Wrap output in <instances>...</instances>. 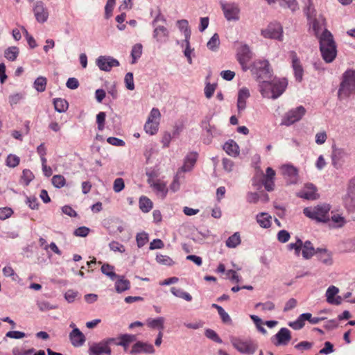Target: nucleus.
<instances>
[{
    "instance_id": "bb28decb",
    "label": "nucleus",
    "mask_w": 355,
    "mask_h": 355,
    "mask_svg": "<svg viewBox=\"0 0 355 355\" xmlns=\"http://www.w3.org/2000/svg\"><path fill=\"white\" fill-rule=\"evenodd\" d=\"M223 149L225 151L231 156H236L239 155V146L233 140L227 141L224 146Z\"/></svg>"
},
{
    "instance_id": "bf43d9fd",
    "label": "nucleus",
    "mask_w": 355,
    "mask_h": 355,
    "mask_svg": "<svg viewBox=\"0 0 355 355\" xmlns=\"http://www.w3.org/2000/svg\"><path fill=\"white\" fill-rule=\"evenodd\" d=\"M125 187L124 180L121 178H118L114 181L113 184V190L116 193H119Z\"/></svg>"
},
{
    "instance_id": "052dcab7",
    "label": "nucleus",
    "mask_w": 355,
    "mask_h": 355,
    "mask_svg": "<svg viewBox=\"0 0 355 355\" xmlns=\"http://www.w3.org/2000/svg\"><path fill=\"white\" fill-rule=\"evenodd\" d=\"M261 306L263 311H272L275 309V304L272 302L268 301L262 303L259 302L255 304V308Z\"/></svg>"
},
{
    "instance_id": "6ab92c4d",
    "label": "nucleus",
    "mask_w": 355,
    "mask_h": 355,
    "mask_svg": "<svg viewBox=\"0 0 355 355\" xmlns=\"http://www.w3.org/2000/svg\"><path fill=\"white\" fill-rule=\"evenodd\" d=\"M142 352L146 354H154L155 349L151 344L138 341L135 345H133L130 351V353L133 355H136Z\"/></svg>"
},
{
    "instance_id": "603ef678",
    "label": "nucleus",
    "mask_w": 355,
    "mask_h": 355,
    "mask_svg": "<svg viewBox=\"0 0 355 355\" xmlns=\"http://www.w3.org/2000/svg\"><path fill=\"white\" fill-rule=\"evenodd\" d=\"M34 175L29 169H24L22 172L21 181L25 185H28L33 179Z\"/></svg>"
},
{
    "instance_id": "58836bf2",
    "label": "nucleus",
    "mask_w": 355,
    "mask_h": 355,
    "mask_svg": "<svg viewBox=\"0 0 355 355\" xmlns=\"http://www.w3.org/2000/svg\"><path fill=\"white\" fill-rule=\"evenodd\" d=\"M269 4L274 3L276 0H266ZM280 4L284 7H287L291 10L295 11L298 8L296 0H279Z\"/></svg>"
},
{
    "instance_id": "c756f323",
    "label": "nucleus",
    "mask_w": 355,
    "mask_h": 355,
    "mask_svg": "<svg viewBox=\"0 0 355 355\" xmlns=\"http://www.w3.org/2000/svg\"><path fill=\"white\" fill-rule=\"evenodd\" d=\"M53 105L55 110L60 113L65 112L69 107L68 102L65 99L61 98H55L53 101Z\"/></svg>"
},
{
    "instance_id": "c9c22d12",
    "label": "nucleus",
    "mask_w": 355,
    "mask_h": 355,
    "mask_svg": "<svg viewBox=\"0 0 355 355\" xmlns=\"http://www.w3.org/2000/svg\"><path fill=\"white\" fill-rule=\"evenodd\" d=\"M219 45V35H218V33H214V35L211 37V39L208 41L207 46L209 50L212 51H216L218 49Z\"/></svg>"
},
{
    "instance_id": "7ed1b4c3",
    "label": "nucleus",
    "mask_w": 355,
    "mask_h": 355,
    "mask_svg": "<svg viewBox=\"0 0 355 355\" xmlns=\"http://www.w3.org/2000/svg\"><path fill=\"white\" fill-rule=\"evenodd\" d=\"M331 206L329 204L318 205L315 207H308L303 209L304 214L318 222L327 223L329 220V211Z\"/></svg>"
},
{
    "instance_id": "5701e85b",
    "label": "nucleus",
    "mask_w": 355,
    "mask_h": 355,
    "mask_svg": "<svg viewBox=\"0 0 355 355\" xmlns=\"http://www.w3.org/2000/svg\"><path fill=\"white\" fill-rule=\"evenodd\" d=\"M250 96L249 89L243 87L239 91L237 98V108L239 112L244 110L246 107V100Z\"/></svg>"
},
{
    "instance_id": "13d9d810",
    "label": "nucleus",
    "mask_w": 355,
    "mask_h": 355,
    "mask_svg": "<svg viewBox=\"0 0 355 355\" xmlns=\"http://www.w3.org/2000/svg\"><path fill=\"white\" fill-rule=\"evenodd\" d=\"M305 319L302 318V314L298 317V318L289 324V325L294 329L298 330L301 329L304 326Z\"/></svg>"
},
{
    "instance_id": "393cba45",
    "label": "nucleus",
    "mask_w": 355,
    "mask_h": 355,
    "mask_svg": "<svg viewBox=\"0 0 355 355\" xmlns=\"http://www.w3.org/2000/svg\"><path fill=\"white\" fill-rule=\"evenodd\" d=\"M118 279L115 282V288L117 293H120L125 291L130 288V282L129 280L124 279L122 276H118Z\"/></svg>"
},
{
    "instance_id": "ea45409f",
    "label": "nucleus",
    "mask_w": 355,
    "mask_h": 355,
    "mask_svg": "<svg viewBox=\"0 0 355 355\" xmlns=\"http://www.w3.org/2000/svg\"><path fill=\"white\" fill-rule=\"evenodd\" d=\"M46 83L47 80L46 78L40 76L35 80L34 87L37 92H42L46 89Z\"/></svg>"
},
{
    "instance_id": "864d4df0",
    "label": "nucleus",
    "mask_w": 355,
    "mask_h": 355,
    "mask_svg": "<svg viewBox=\"0 0 355 355\" xmlns=\"http://www.w3.org/2000/svg\"><path fill=\"white\" fill-rule=\"evenodd\" d=\"M125 86L128 89L133 90L135 89L133 74L131 72H128L125 76Z\"/></svg>"
},
{
    "instance_id": "20e7f679",
    "label": "nucleus",
    "mask_w": 355,
    "mask_h": 355,
    "mask_svg": "<svg viewBox=\"0 0 355 355\" xmlns=\"http://www.w3.org/2000/svg\"><path fill=\"white\" fill-rule=\"evenodd\" d=\"M306 110L302 105L293 108L285 113L282 120V125L290 126L300 121L305 115Z\"/></svg>"
},
{
    "instance_id": "f03ea898",
    "label": "nucleus",
    "mask_w": 355,
    "mask_h": 355,
    "mask_svg": "<svg viewBox=\"0 0 355 355\" xmlns=\"http://www.w3.org/2000/svg\"><path fill=\"white\" fill-rule=\"evenodd\" d=\"M355 94V69H348L342 76L338 97L345 98Z\"/></svg>"
},
{
    "instance_id": "680f3d73",
    "label": "nucleus",
    "mask_w": 355,
    "mask_h": 355,
    "mask_svg": "<svg viewBox=\"0 0 355 355\" xmlns=\"http://www.w3.org/2000/svg\"><path fill=\"white\" fill-rule=\"evenodd\" d=\"M89 228L82 226L76 229L73 234L76 236L85 237L89 234Z\"/></svg>"
},
{
    "instance_id": "e433bc0d",
    "label": "nucleus",
    "mask_w": 355,
    "mask_h": 355,
    "mask_svg": "<svg viewBox=\"0 0 355 355\" xmlns=\"http://www.w3.org/2000/svg\"><path fill=\"white\" fill-rule=\"evenodd\" d=\"M114 266L108 263H104L101 266V272L112 280L118 277V275L114 272Z\"/></svg>"
},
{
    "instance_id": "a19ab883",
    "label": "nucleus",
    "mask_w": 355,
    "mask_h": 355,
    "mask_svg": "<svg viewBox=\"0 0 355 355\" xmlns=\"http://www.w3.org/2000/svg\"><path fill=\"white\" fill-rule=\"evenodd\" d=\"M241 243L240 235L238 232L234 233L226 241V245L229 248H236Z\"/></svg>"
},
{
    "instance_id": "4be33fe9",
    "label": "nucleus",
    "mask_w": 355,
    "mask_h": 355,
    "mask_svg": "<svg viewBox=\"0 0 355 355\" xmlns=\"http://www.w3.org/2000/svg\"><path fill=\"white\" fill-rule=\"evenodd\" d=\"M275 337L276 338L277 342L274 343L276 346L278 345H285L291 340V331L287 328H282L280 330L275 334Z\"/></svg>"
},
{
    "instance_id": "de8ad7c7",
    "label": "nucleus",
    "mask_w": 355,
    "mask_h": 355,
    "mask_svg": "<svg viewBox=\"0 0 355 355\" xmlns=\"http://www.w3.org/2000/svg\"><path fill=\"white\" fill-rule=\"evenodd\" d=\"M20 162L19 157L15 155L10 154L6 160V165L8 167L14 168L19 165Z\"/></svg>"
},
{
    "instance_id": "338daca9",
    "label": "nucleus",
    "mask_w": 355,
    "mask_h": 355,
    "mask_svg": "<svg viewBox=\"0 0 355 355\" xmlns=\"http://www.w3.org/2000/svg\"><path fill=\"white\" fill-rule=\"evenodd\" d=\"M290 239V234L286 230H281L277 234V239L281 243H286Z\"/></svg>"
},
{
    "instance_id": "473e14b6",
    "label": "nucleus",
    "mask_w": 355,
    "mask_h": 355,
    "mask_svg": "<svg viewBox=\"0 0 355 355\" xmlns=\"http://www.w3.org/2000/svg\"><path fill=\"white\" fill-rule=\"evenodd\" d=\"M302 256L305 259L311 258L315 253L314 248L310 241H306L302 243Z\"/></svg>"
},
{
    "instance_id": "09e8293b",
    "label": "nucleus",
    "mask_w": 355,
    "mask_h": 355,
    "mask_svg": "<svg viewBox=\"0 0 355 355\" xmlns=\"http://www.w3.org/2000/svg\"><path fill=\"white\" fill-rule=\"evenodd\" d=\"M339 289L334 286H329L326 292L327 301L328 303L332 302L331 300L335 297V296L338 293Z\"/></svg>"
},
{
    "instance_id": "9b49d317",
    "label": "nucleus",
    "mask_w": 355,
    "mask_h": 355,
    "mask_svg": "<svg viewBox=\"0 0 355 355\" xmlns=\"http://www.w3.org/2000/svg\"><path fill=\"white\" fill-rule=\"evenodd\" d=\"M33 11L37 22L43 24L48 20L49 15V10L42 1H36L34 3Z\"/></svg>"
},
{
    "instance_id": "9d476101",
    "label": "nucleus",
    "mask_w": 355,
    "mask_h": 355,
    "mask_svg": "<svg viewBox=\"0 0 355 355\" xmlns=\"http://www.w3.org/2000/svg\"><path fill=\"white\" fill-rule=\"evenodd\" d=\"M261 182L267 191H272L275 189V179L276 173L271 167H268L266 173L261 171Z\"/></svg>"
},
{
    "instance_id": "774afa93",
    "label": "nucleus",
    "mask_w": 355,
    "mask_h": 355,
    "mask_svg": "<svg viewBox=\"0 0 355 355\" xmlns=\"http://www.w3.org/2000/svg\"><path fill=\"white\" fill-rule=\"evenodd\" d=\"M216 89V85L207 83L205 88V94L207 98H210Z\"/></svg>"
},
{
    "instance_id": "f8f14e48",
    "label": "nucleus",
    "mask_w": 355,
    "mask_h": 355,
    "mask_svg": "<svg viewBox=\"0 0 355 355\" xmlns=\"http://www.w3.org/2000/svg\"><path fill=\"white\" fill-rule=\"evenodd\" d=\"M289 57L292 62V68L294 71V76L296 81L300 83L303 79L304 69L301 64V62L297 55V53L294 51L289 52Z\"/></svg>"
},
{
    "instance_id": "e2e57ef3",
    "label": "nucleus",
    "mask_w": 355,
    "mask_h": 355,
    "mask_svg": "<svg viewBox=\"0 0 355 355\" xmlns=\"http://www.w3.org/2000/svg\"><path fill=\"white\" fill-rule=\"evenodd\" d=\"M302 247V241L300 239H297L295 243H292L288 245L290 250H295V252L297 256L300 255Z\"/></svg>"
},
{
    "instance_id": "49530a36",
    "label": "nucleus",
    "mask_w": 355,
    "mask_h": 355,
    "mask_svg": "<svg viewBox=\"0 0 355 355\" xmlns=\"http://www.w3.org/2000/svg\"><path fill=\"white\" fill-rule=\"evenodd\" d=\"M265 83H270V82L267 80H263L260 83L259 85V90L261 95L264 98H271V87H263Z\"/></svg>"
},
{
    "instance_id": "6e6d98bb",
    "label": "nucleus",
    "mask_w": 355,
    "mask_h": 355,
    "mask_svg": "<svg viewBox=\"0 0 355 355\" xmlns=\"http://www.w3.org/2000/svg\"><path fill=\"white\" fill-rule=\"evenodd\" d=\"M105 116L106 114L104 112H100L96 116V123L99 130H103L104 129Z\"/></svg>"
},
{
    "instance_id": "7c9ffc66",
    "label": "nucleus",
    "mask_w": 355,
    "mask_h": 355,
    "mask_svg": "<svg viewBox=\"0 0 355 355\" xmlns=\"http://www.w3.org/2000/svg\"><path fill=\"white\" fill-rule=\"evenodd\" d=\"M139 208L144 212H149L153 208V202L146 196H141L139 198Z\"/></svg>"
},
{
    "instance_id": "f257e3e1",
    "label": "nucleus",
    "mask_w": 355,
    "mask_h": 355,
    "mask_svg": "<svg viewBox=\"0 0 355 355\" xmlns=\"http://www.w3.org/2000/svg\"><path fill=\"white\" fill-rule=\"evenodd\" d=\"M314 35L319 40L320 50L323 60L327 63L332 62L337 55V48L333 35L324 28L325 19L323 18H311L309 19Z\"/></svg>"
},
{
    "instance_id": "dca6fc26",
    "label": "nucleus",
    "mask_w": 355,
    "mask_h": 355,
    "mask_svg": "<svg viewBox=\"0 0 355 355\" xmlns=\"http://www.w3.org/2000/svg\"><path fill=\"white\" fill-rule=\"evenodd\" d=\"M96 64L101 70L109 71L113 67L119 66V62L117 60L111 57L100 56L96 60Z\"/></svg>"
},
{
    "instance_id": "a18cd8bd",
    "label": "nucleus",
    "mask_w": 355,
    "mask_h": 355,
    "mask_svg": "<svg viewBox=\"0 0 355 355\" xmlns=\"http://www.w3.org/2000/svg\"><path fill=\"white\" fill-rule=\"evenodd\" d=\"M18 49L15 46L10 47L5 51V57L11 61L16 60L18 55Z\"/></svg>"
},
{
    "instance_id": "4c0bfd02",
    "label": "nucleus",
    "mask_w": 355,
    "mask_h": 355,
    "mask_svg": "<svg viewBox=\"0 0 355 355\" xmlns=\"http://www.w3.org/2000/svg\"><path fill=\"white\" fill-rule=\"evenodd\" d=\"M168 36V30L164 26L157 27L154 31V37L157 41H162Z\"/></svg>"
},
{
    "instance_id": "8fccbe9b",
    "label": "nucleus",
    "mask_w": 355,
    "mask_h": 355,
    "mask_svg": "<svg viewBox=\"0 0 355 355\" xmlns=\"http://www.w3.org/2000/svg\"><path fill=\"white\" fill-rule=\"evenodd\" d=\"M302 318H304L305 320H308L311 324H318L326 319L324 317H312V315L310 313H302Z\"/></svg>"
},
{
    "instance_id": "cd10ccee",
    "label": "nucleus",
    "mask_w": 355,
    "mask_h": 355,
    "mask_svg": "<svg viewBox=\"0 0 355 355\" xmlns=\"http://www.w3.org/2000/svg\"><path fill=\"white\" fill-rule=\"evenodd\" d=\"M164 318L163 317H159L155 319L148 318L146 320V324L151 329H159L160 331H163L164 326Z\"/></svg>"
},
{
    "instance_id": "aec40b11",
    "label": "nucleus",
    "mask_w": 355,
    "mask_h": 355,
    "mask_svg": "<svg viewBox=\"0 0 355 355\" xmlns=\"http://www.w3.org/2000/svg\"><path fill=\"white\" fill-rule=\"evenodd\" d=\"M283 175L288 179L290 184H296L298 180V171L291 165H284L282 167Z\"/></svg>"
},
{
    "instance_id": "423d86ee",
    "label": "nucleus",
    "mask_w": 355,
    "mask_h": 355,
    "mask_svg": "<svg viewBox=\"0 0 355 355\" xmlns=\"http://www.w3.org/2000/svg\"><path fill=\"white\" fill-rule=\"evenodd\" d=\"M287 85L288 82L286 78H275L270 81V83H265L263 87H271V98L275 99L284 93L287 87Z\"/></svg>"
},
{
    "instance_id": "5fc2aeb1",
    "label": "nucleus",
    "mask_w": 355,
    "mask_h": 355,
    "mask_svg": "<svg viewBox=\"0 0 355 355\" xmlns=\"http://www.w3.org/2000/svg\"><path fill=\"white\" fill-rule=\"evenodd\" d=\"M161 118V114L159 110L157 108H153L150 112V114L148 117V121H159Z\"/></svg>"
},
{
    "instance_id": "79ce46f5",
    "label": "nucleus",
    "mask_w": 355,
    "mask_h": 355,
    "mask_svg": "<svg viewBox=\"0 0 355 355\" xmlns=\"http://www.w3.org/2000/svg\"><path fill=\"white\" fill-rule=\"evenodd\" d=\"M52 184L56 188H62L66 184V180L63 175H55L52 178Z\"/></svg>"
},
{
    "instance_id": "412c9836",
    "label": "nucleus",
    "mask_w": 355,
    "mask_h": 355,
    "mask_svg": "<svg viewBox=\"0 0 355 355\" xmlns=\"http://www.w3.org/2000/svg\"><path fill=\"white\" fill-rule=\"evenodd\" d=\"M69 338L73 346L78 347L85 342V335L78 328H74L69 334Z\"/></svg>"
},
{
    "instance_id": "0eeeda50",
    "label": "nucleus",
    "mask_w": 355,
    "mask_h": 355,
    "mask_svg": "<svg viewBox=\"0 0 355 355\" xmlns=\"http://www.w3.org/2000/svg\"><path fill=\"white\" fill-rule=\"evenodd\" d=\"M261 35L266 38L283 40V28L279 23H271L261 31Z\"/></svg>"
},
{
    "instance_id": "f704fd0d",
    "label": "nucleus",
    "mask_w": 355,
    "mask_h": 355,
    "mask_svg": "<svg viewBox=\"0 0 355 355\" xmlns=\"http://www.w3.org/2000/svg\"><path fill=\"white\" fill-rule=\"evenodd\" d=\"M153 189L159 193L162 198H165L168 193L166 184L159 180H156V184Z\"/></svg>"
},
{
    "instance_id": "ddd939ff",
    "label": "nucleus",
    "mask_w": 355,
    "mask_h": 355,
    "mask_svg": "<svg viewBox=\"0 0 355 355\" xmlns=\"http://www.w3.org/2000/svg\"><path fill=\"white\" fill-rule=\"evenodd\" d=\"M236 58L243 69L246 71L248 69L247 64L252 58V53L249 46L246 44L241 45L237 49Z\"/></svg>"
},
{
    "instance_id": "a878e982",
    "label": "nucleus",
    "mask_w": 355,
    "mask_h": 355,
    "mask_svg": "<svg viewBox=\"0 0 355 355\" xmlns=\"http://www.w3.org/2000/svg\"><path fill=\"white\" fill-rule=\"evenodd\" d=\"M119 341L116 343V345L122 346L126 350L129 344L137 340V337L132 334H123L119 337Z\"/></svg>"
},
{
    "instance_id": "a211bd4d",
    "label": "nucleus",
    "mask_w": 355,
    "mask_h": 355,
    "mask_svg": "<svg viewBox=\"0 0 355 355\" xmlns=\"http://www.w3.org/2000/svg\"><path fill=\"white\" fill-rule=\"evenodd\" d=\"M297 196L306 200H315L318 198L317 189L311 183L306 184L304 189L298 193Z\"/></svg>"
},
{
    "instance_id": "72a5a7b5",
    "label": "nucleus",
    "mask_w": 355,
    "mask_h": 355,
    "mask_svg": "<svg viewBox=\"0 0 355 355\" xmlns=\"http://www.w3.org/2000/svg\"><path fill=\"white\" fill-rule=\"evenodd\" d=\"M171 292L175 296L182 298L185 300L186 301L191 302L192 300V296L187 293L184 292L183 290L180 288H178L176 287H172L171 288Z\"/></svg>"
},
{
    "instance_id": "3c124183",
    "label": "nucleus",
    "mask_w": 355,
    "mask_h": 355,
    "mask_svg": "<svg viewBox=\"0 0 355 355\" xmlns=\"http://www.w3.org/2000/svg\"><path fill=\"white\" fill-rule=\"evenodd\" d=\"M136 241L139 248L143 247L148 241V234L145 232L137 234Z\"/></svg>"
},
{
    "instance_id": "37998d69",
    "label": "nucleus",
    "mask_w": 355,
    "mask_h": 355,
    "mask_svg": "<svg viewBox=\"0 0 355 355\" xmlns=\"http://www.w3.org/2000/svg\"><path fill=\"white\" fill-rule=\"evenodd\" d=\"M142 53V46L140 44H137L132 46L131 51V56L132 58V63H135L136 60L139 58Z\"/></svg>"
},
{
    "instance_id": "4468645a",
    "label": "nucleus",
    "mask_w": 355,
    "mask_h": 355,
    "mask_svg": "<svg viewBox=\"0 0 355 355\" xmlns=\"http://www.w3.org/2000/svg\"><path fill=\"white\" fill-rule=\"evenodd\" d=\"M111 347H108L103 340L92 343L88 349L89 355H111Z\"/></svg>"
},
{
    "instance_id": "b1692460",
    "label": "nucleus",
    "mask_w": 355,
    "mask_h": 355,
    "mask_svg": "<svg viewBox=\"0 0 355 355\" xmlns=\"http://www.w3.org/2000/svg\"><path fill=\"white\" fill-rule=\"evenodd\" d=\"M257 222L263 228H268L271 226V216L266 212H261L257 215Z\"/></svg>"
},
{
    "instance_id": "0e129e2a",
    "label": "nucleus",
    "mask_w": 355,
    "mask_h": 355,
    "mask_svg": "<svg viewBox=\"0 0 355 355\" xmlns=\"http://www.w3.org/2000/svg\"><path fill=\"white\" fill-rule=\"evenodd\" d=\"M13 214V211L11 208L3 207L0 209V219L6 220L10 217Z\"/></svg>"
},
{
    "instance_id": "2f4dec72",
    "label": "nucleus",
    "mask_w": 355,
    "mask_h": 355,
    "mask_svg": "<svg viewBox=\"0 0 355 355\" xmlns=\"http://www.w3.org/2000/svg\"><path fill=\"white\" fill-rule=\"evenodd\" d=\"M159 121H148L144 125V130L147 134L150 135H155L159 130Z\"/></svg>"
},
{
    "instance_id": "1a4fd4ad",
    "label": "nucleus",
    "mask_w": 355,
    "mask_h": 355,
    "mask_svg": "<svg viewBox=\"0 0 355 355\" xmlns=\"http://www.w3.org/2000/svg\"><path fill=\"white\" fill-rule=\"evenodd\" d=\"M349 155V154L345 148H338L336 146H332L331 159L332 164L335 168L341 167Z\"/></svg>"
},
{
    "instance_id": "69168bd1",
    "label": "nucleus",
    "mask_w": 355,
    "mask_h": 355,
    "mask_svg": "<svg viewBox=\"0 0 355 355\" xmlns=\"http://www.w3.org/2000/svg\"><path fill=\"white\" fill-rule=\"evenodd\" d=\"M109 246H110V250L114 251V252H125V247H124V245L121 244L119 242L112 241L109 244Z\"/></svg>"
},
{
    "instance_id": "6e6552de",
    "label": "nucleus",
    "mask_w": 355,
    "mask_h": 355,
    "mask_svg": "<svg viewBox=\"0 0 355 355\" xmlns=\"http://www.w3.org/2000/svg\"><path fill=\"white\" fill-rule=\"evenodd\" d=\"M252 70L259 79H265L270 76L271 71L268 60H264L254 62Z\"/></svg>"
},
{
    "instance_id": "4d7b16f0",
    "label": "nucleus",
    "mask_w": 355,
    "mask_h": 355,
    "mask_svg": "<svg viewBox=\"0 0 355 355\" xmlns=\"http://www.w3.org/2000/svg\"><path fill=\"white\" fill-rule=\"evenodd\" d=\"M37 307L41 311H46L56 309V306L51 305L47 301H40L37 303Z\"/></svg>"
},
{
    "instance_id": "39448f33",
    "label": "nucleus",
    "mask_w": 355,
    "mask_h": 355,
    "mask_svg": "<svg viewBox=\"0 0 355 355\" xmlns=\"http://www.w3.org/2000/svg\"><path fill=\"white\" fill-rule=\"evenodd\" d=\"M231 343L234 348L243 354H252L257 348V345L250 339H241L239 338H232Z\"/></svg>"
},
{
    "instance_id": "2eb2a0df",
    "label": "nucleus",
    "mask_w": 355,
    "mask_h": 355,
    "mask_svg": "<svg viewBox=\"0 0 355 355\" xmlns=\"http://www.w3.org/2000/svg\"><path fill=\"white\" fill-rule=\"evenodd\" d=\"M222 9L225 18L228 21H236L239 19L240 9L236 3L223 4Z\"/></svg>"
},
{
    "instance_id": "f3484780",
    "label": "nucleus",
    "mask_w": 355,
    "mask_h": 355,
    "mask_svg": "<svg viewBox=\"0 0 355 355\" xmlns=\"http://www.w3.org/2000/svg\"><path fill=\"white\" fill-rule=\"evenodd\" d=\"M198 154L196 153H189L184 158V164L178 171V174L181 173L189 172L192 170L196 163Z\"/></svg>"
},
{
    "instance_id": "c03bdc74",
    "label": "nucleus",
    "mask_w": 355,
    "mask_h": 355,
    "mask_svg": "<svg viewBox=\"0 0 355 355\" xmlns=\"http://www.w3.org/2000/svg\"><path fill=\"white\" fill-rule=\"evenodd\" d=\"M156 261L160 264L168 266H171L174 264L173 259L167 255L157 254L156 257Z\"/></svg>"
},
{
    "instance_id": "c85d7f7f",
    "label": "nucleus",
    "mask_w": 355,
    "mask_h": 355,
    "mask_svg": "<svg viewBox=\"0 0 355 355\" xmlns=\"http://www.w3.org/2000/svg\"><path fill=\"white\" fill-rule=\"evenodd\" d=\"M317 252L319 253V260L328 266H330L333 263L331 254L326 249H318Z\"/></svg>"
}]
</instances>
